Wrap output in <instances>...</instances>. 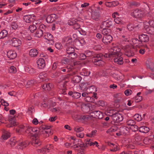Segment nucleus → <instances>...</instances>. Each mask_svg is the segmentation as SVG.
I'll return each mask as SVG.
<instances>
[{
	"mask_svg": "<svg viewBox=\"0 0 154 154\" xmlns=\"http://www.w3.org/2000/svg\"><path fill=\"white\" fill-rule=\"evenodd\" d=\"M66 47V52L68 54L72 53L75 51V49L72 45H70V46H67Z\"/></svg>",
	"mask_w": 154,
	"mask_h": 154,
	"instance_id": "bb28decb",
	"label": "nucleus"
},
{
	"mask_svg": "<svg viewBox=\"0 0 154 154\" xmlns=\"http://www.w3.org/2000/svg\"><path fill=\"white\" fill-rule=\"evenodd\" d=\"M68 57L70 59H74L76 57L77 54L74 52L72 53L68 54Z\"/></svg>",
	"mask_w": 154,
	"mask_h": 154,
	"instance_id": "a19ab883",
	"label": "nucleus"
},
{
	"mask_svg": "<svg viewBox=\"0 0 154 154\" xmlns=\"http://www.w3.org/2000/svg\"><path fill=\"white\" fill-rule=\"evenodd\" d=\"M132 42L134 46L140 48L143 46V44L141 42L136 38H134L132 40Z\"/></svg>",
	"mask_w": 154,
	"mask_h": 154,
	"instance_id": "6ab92c4d",
	"label": "nucleus"
},
{
	"mask_svg": "<svg viewBox=\"0 0 154 154\" xmlns=\"http://www.w3.org/2000/svg\"><path fill=\"white\" fill-rule=\"evenodd\" d=\"M55 47L56 48L60 50L62 48V46L61 43L60 42H57L55 44Z\"/></svg>",
	"mask_w": 154,
	"mask_h": 154,
	"instance_id": "603ef678",
	"label": "nucleus"
},
{
	"mask_svg": "<svg viewBox=\"0 0 154 154\" xmlns=\"http://www.w3.org/2000/svg\"><path fill=\"white\" fill-rule=\"evenodd\" d=\"M59 63L57 62H55L52 65V68L53 69H55L58 66Z\"/></svg>",
	"mask_w": 154,
	"mask_h": 154,
	"instance_id": "338daca9",
	"label": "nucleus"
},
{
	"mask_svg": "<svg viewBox=\"0 0 154 154\" xmlns=\"http://www.w3.org/2000/svg\"><path fill=\"white\" fill-rule=\"evenodd\" d=\"M10 122L11 124L8 126L9 127H12L13 126H14L16 125V122H15V120L14 119H11Z\"/></svg>",
	"mask_w": 154,
	"mask_h": 154,
	"instance_id": "052dcab7",
	"label": "nucleus"
},
{
	"mask_svg": "<svg viewBox=\"0 0 154 154\" xmlns=\"http://www.w3.org/2000/svg\"><path fill=\"white\" fill-rule=\"evenodd\" d=\"M139 131L140 132L146 133L149 131V128L146 126H143L139 128Z\"/></svg>",
	"mask_w": 154,
	"mask_h": 154,
	"instance_id": "c85d7f7f",
	"label": "nucleus"
},
{
	"mask_svg": "<svg viewBox=\"0 0 154 154\" xmlns=\"http://www.w3.org/2000/svg\"><path fill=\"white\" fill-rule=\"evenodd\" d=\"M115 22L117 24H120L122 23V20L121 18L117 17L114 19V20Z\"/></svg>",
	"mask_w": 154,
	"mask_h": 154,
	"instance_id": "864d4df0",
	"label": "nucleus"
},
{
	"mask_svg": "<svg viewBox=\"0 0 154 154\" xmlns=\"http://www.w3.org/2000/svg\"><path fill=\"white\" fill-rule=\"evenodd\" d=\"M111 116L112 119L117 123L122 121L123 119V117L122 115L118 112L112 114Z\"/></svg>",
	"mask_w": 154,
	"mask_h": 154,
	"instance_id": "6e6552de",
	"label": "nucleus"
},
{
	"mask_svg": "<svg viewBox=\"0 0 154 154\" xmlns=\"http://www.w3.org/2000/svg\"><path fill=\"white\" fill-rule=\"evenodd\" d=\"M44 129L41 131V129H40V134H43L46 137H48L50 135H51L53 134V131L51 129V126H45L44 128Z\"/></svg>",
	"mask_w": 154,
	"mask_h": 154,
	"instance_id": "39448f33",
	"label": "nucleus"
},
{
	"mask_svg": "<svg viewBox=\"0 0 154 154\" xmlns=\"http://www.w3.org/2000/svg\"><path fill=\"white\" fill-rule=\"evenodd\" d=\"M46 28L47 27L46 26L43 24H41L39 26V28H38V29H42L43 30H45Z\"/></svg>",
	"mask_w": 154,
	"mask_h": 154,
	"instance_id": "e2e57ef3",
	"label": "nucleus"
},
{
	"mask_svg": "<svg viewBox=\"0 0 154 154\" xmlns=\"http://www.w3.org/2000/svg\"><path fill=\"white\" fill-rule=\"evenodd\" d=\"M135 141L137 142L142 141V137L140 134H135L134 136Z\"/></svg>",
	"mask_w": 154,
	"mask_h": 154,
	"instance_id": "c9c22d12",
	"label": "nucleus"
},
{
	"mask_svg": "<svg viewBox=\"0 0 154 154\" xmlns=\"http://www.w3.org/2000/svg\"><path fill=\"white\" fill-rule=\"evenodd\" d=\"M119 130L121 134H125L128 132L129 128L127 126H124L121 127Z\"/></svg>",
	"mask_w": 154,
	"mask_h": 154,
	"instance_id": "b1692460",
	"label": "nucleus"
},
{
	"mask_svg": "<svg viewBox=\"0 0 154 154\" xmlns=\"http://www.w3.org/2000/svg\"><path fill=\"white\" fill-rule=\"evenodd\" d=\"M16 141L14 137L11 138L7 143V144L11 147L14 146L16 144Z\"/></svg>",
	"mask_w": 154,
	"mask_h": 154,
	"instance_id": "c756f323",
	"label": "nucleus"
},
{
	"mask_svg": "<svg viewBox=\"0 0 154 154\" xmlns=\"http://www.w3.org/2000/svg\"><path fill=\"white\" fill-rule=\"evenodd\" d=\"M85 54L87 57H91L94 56L92 61L94 64L98 66H102L104 63V62L101 60V54H97L95 56L94 52L92 51L87 50L85 51Z\"/></svg>",
	"mask_w": 154,
	"mask_h": 154,
	"instance_id": "f03ea898",
	"label": "nucleus"
},
{
	"mask_svg": "<svg viewBox=\"0 0 154 154\" xmlns=\"http://www.w3.org/2000/svg\"><path fill=\"white\" fill-rule=\"evenodd\" d=\"M148 33L152 35L154 34V27H149L146 29Z\"/></svg>",
	"mask_w": 154,
	"mask_h": 154,
	"instance_id": "4c0bfd02",
	"label": "nucleus"
},
{
	"mask_svg": "<svg viewBox=\"0 0 154 154\" xmlns=\"http://www.w3.org/2000/svg\"><path fill=\"white\" fill-rule=\"evenodd\" d=\"M37 66L39 69L43 68L45 66V63L44 59L40 58L37 61Z\"/></svg>",
	"mask_w": 154,
	"mask_h": 154,
	"instance_id": "dca6fc26",
	"label": "nucleus"
},
{
	"mask_svg": "<svg viewBox=\"0 0 154 154\" xmlns=\"http://www.w3.org/2000/svg\"><path fill=\"white\" fill-rule=\"evenodd\" d=\"M60 108L59 107H57L55 108H53L51 109V111L53 112H59L60 111Z\"/></svg>",
	"mask_w": 154,
	"mask_h": 154,
	"instance_id": "4d7b16f0",
	"label": "nucleus"
},
{
	"mask_svg": "<svg viewBox=\"0 0 154 154\" xmlns=\"http://www.w3.org/2000/svg\"><path fill=\"white\" fill-rule=\"evenodd\" d=\"M10 42L12 46L15 47H17L21 44V41L19 39L16 38H12L10 41Z\"/></svg>",
	"mask_w": 154,
	"mask_h": 154,
	"instance_id": "9d476101",
	"label": "nucleus"
},
{
	"mask_svg": "<svg viewBox=\"0 0 154 154\" xmlns=\"http://www.w3.org/2000/svg\"><path fill=\"white\" fill-rule=\"evenodd\" d=\"M97 91L96 88L94 86H89L86 89V92L88 94L94 93Z\"/></svg>",
	"mask_w": 154,
	"mask_h": 154,
	"instance_id": "393cba45",
	"label": "nucleus"
},
{
	"mask_svg": "<svg viewBox=\"0 0 154 154\" xmlns=\"http://www.w3.org/2000/svg\"><path fill=\"white\" fill-rule=\"evenodd\" d=\"M86 58L85 54L81 53L80 54L79 58L81 60H83L85 59Z\"/></svg>",
	"mask_w": 154,
	"mask_h": 154,
	"instance_id": "680f3d73",
	"label": "nucleus"
},
{
	"mask_svg": "<svg viewBox=\"0 0 154 154\" xmlns=\"http://www.w3.org/2000/svg\"><path fill=\"white\" fill-rule=\"evenodd\" d=\"M80 87L82 89L86 91L87 88H89V85L88 83L84 82L81 84Z\"/></svg>",
	"mask_w": 154,
	"mask_h": 154,
	"instance_id": "58836bf2",
	"label": "nucleus"
},
{
	"mask_svg": "<svg viewBox=\"0 0 154 154\" xmlns=\"http://www.w3.org/2000/svg\"><path fill=\"white\" fill-rule=\"evenodd\" d=\"M85 100L87 102H89L91 103H94L95 101L94 99L93 98L90 96H88L87 97L85 98Z\"/></svg>",
	"mask_w": 154,
	"mask_h": 154,
	"instance_id": "ea45409f",
	"label": "nucleus"
},
{
	"mask_svg": "<svg viewBox=\"0 0 154 154\" xmlns=\"http://www.w3.org/2000/svg\"><path fill=\"white\" fill-rule=\"evenodd\" d=\"M82 79V77L80 76L75 75L72 79V81L74 82L78 83Z\"/></svg>",
	"mask_w": 154,
	"mask_h": 154,
	"instance_id": "473e14b6",
	"label": "nucleus"
},
{
	"mask_svg": "<svg viewBox=\"0 0 154 154\" xmlns=\"http://www.w3.org/2000/svg\"><path fill=\"white\" fill-rule=\"evenodd\" d=\"M129 128L132 130L133 131L135 132L137 131L138 130V127L135 124L134 125H131V126L130 127H129Z\"/></svg>",
	"mask_w": 154,
	"mask_h": 154,
	"instance_id": "79ce46f5",
	"label": "nucleus"
},
{
	"mask_svg": "<svg viewBox=\"0 0 154 154\" xmlns=\"http://www.w3.org/2000/svg\"><path fill=\"white\" fill-rule=\"evenodd\" d=\"M37 28L35 25H31L29 26V29L31 32H33L36 30Z\"/></svg>",
	"mask_w": 154,
	"mask_h": 154,
	"instance_id": "8fccbe9b",
	"label": "nucleus"
},
{
	"mask_svg": "<svg viewBox=\"0 0 154 154\" xmlns=\"http://www.w3.org/2000/svg\"><path fill=\"white\" fill-rule=\"evenodd\" d=\"M68 25L73 26V28L75 29H77L80 28V25L77 22L76 20H68Z\"/></svg>",
	"mask_w": 154,
	"mask_h": 154,
	"instance_id": "9b49d317",
	"label": "nucleus"
},
{
	"mask_svg": "<svg viewBox=\"0 0 154 154\" xmlns=\"http://www.w3.org/2000/svg\"><path fill=\"white\" fill-rule=\"evenodd\" d=\"M125 54L128 57H131L134 55V52L131 51V48L129 46H127L125 50Z\"/></svg>",
	"mask_w": 154,
	"mask_h": 154,
	"instance_id": "a211bd4d",
	"label": "nucleus"
},
{
	"mask_svg": "<svg viewBox=\"0 0 154 154\" xmlns=\"http://www.w3.org/2000/svg\"><path fill=\"white\" fill-rule=\"evenodd\" d=\"M74 130L77 133H80V132L84 130V129L82 127H79V126H76L74 128Z\"/></svg>",
	"mask_w": 154,
	"mask_h": 154,
	"instance_id": "49530a36",
	"label": "nucleus"
},
{
	"mask_svg": "<svg viewBox=\"0 0 154 154\" xmlns=\"http://www.w3.org/2000/svg\"><path fill=\"white\" fill-rule=\"evenodd\" d=\"M44 34L43 30L38 29L35 33V35L37 37L40 38L43 36Z\"/></svg>",
	"mask_w": 154,
	"mask_h": 154,
	"instance_id": "7c9ffc66",
	"label": "nucleus"
},
{
	"mask_svg": "<svg viewBox=\"0 0 154 154\" xmlns=\"http://www.w3.org/2000/svg\"><path fill=\"white\" fill-rule=\"evenodd\" d=\"M126 123L127 126L129 128L131 126L134 125L135 124V122L133 120H129Z\"/></svg>",
	"mask_w": 154,
	"mask_h": 154,
	"instance_id": "c03bdc74",
	"label": "nucleus"
},
{
	"mask_svg": "<svg viewBox=\"0 0 154 154\" xmlns=\"http://www.w3.org/2000/svg\"><path fill=\"white\" fill-rule=\"evenodd\" d=\"M9 71L11 73H14L16 72V68L14 66H11L9 69Z\"/></svg>",
	"mask_w": 154,
	"mask_h": 154,
	"instance_id": "09e8293b",
	"label": "nucleus"
},
{
	"mask_svg": "<svg viewBox=\"0 0 154 154\" xmlns=\"http://www.w3.org/2000/svg\"><path fill=\"white\" fill-rule=\"evenodd\" d=\"M38 54V51L35 48L31 49L29 52V55L31 57H35Z\"/></svg>",
	"mask_w": 154,
	"mask_h": 154,
	"instance_id": "5701e85b",
	"label": "nucleus"
},
{
	"mask_svg": "<svg viewBox=\"0 0 154 154\" xmlns=\"http://www.w3.org/2000/svg\"><path fill=\"white\" fill-rule=\"evenodd\" d=\"M93 115V118H95L99 119H102L103 118V113L100 111H95L92 112Z\"/></svg>",
	"mask_w": 154,
	"mask_h": 154,
	"instance_id": "f3484780",
	"label": "nucleus"
},
{
	"mask_svg": "<svg viewBox=\"0 0 154 154\" xmlns=\"http://www.w3.org/2000/svg\"><path fill=\"white\" fill-rule=\"evenodd\" d=\"M76 136L80 138H83L84 136V134L83 133H78L76 134Z\"/></svg>",
	"mask_w": 154,
	"mask_h": 154,
	"instance_id": "774afa93",
	"label": "nucleus"
},
{
	"mask_svg": "<svg viewBox=\"0 0 154 154\" xmlns=\"http://www.w3.org/2000/svg\"><path fill=\"white\" fill-rule=\"evenodd\" d=\"M112 37L110 35H105L103 38L102 41L105 44H107L110 43L112 41Z\"/></svg>",
	"mask_w": 154,
	"mask_h": 154,
	"instance_id": "4468645a",
	"label": "nucleus"
},
{
	"mask_svg": "<svg viewBox=\"0 0 154 154\" xmlns=\"http://www.w3.org/2000/svg\"><path fill=\"white\" fill-rule=\"evenodd\" d=\"M38 136H36L34 137L35 138L33 139V143L35 145L39 146L41 145L42 142L40 139L38 138Z\"/></svg>",
	"mask_w": 154,
	"mask_h": 154,
	"instance_id": "72a5a7b5",
	"label": "nucleus"
},
{
	"mask_svg": "<svg viewBox=\"0 0 154 154\" xmlns=\"http://www.w3.org/2000/svg\"><path fill=\"white\" fill-rule=\"evenodd\" d=\"M132 92V91L130 89H127L126 90L125 92L124 93L126 96H128L131 94Z\"/></svg>",
	"mask_w": 154,
	"mask_h": 154,
	"instance_id": "bf43d9fd",
	"label": "nucleus"
},
{
	"mask_svg": "<svg viewBox=\"0 0 154 154\" xmlns=\"http://www.w3.org/2000/svg\"><path fill=\"white\" fill-rule=\"evenodd\" d=\"M134 118L135 120L138 121H140L142 120L141 116L138 114H137L134 115Z\"/></svg>",
	"mask_w": 154,
	"mask_h": 154,
	"instance_id": "de8ad7c7",
	"label": "nucleus"
},
{
	"mask_svg": "<svg viewBox=\"0 0 154 154\" xmlns=\"http://www.w3.org/2000/svg\"><path fill=\"white\" fill-rule=\"evenodd\" d=\"M93 115L78 116L77 119L82 122H87L92 119Z\"/></svg>",
	"mask_w": 154,
	"mask_h": 154,
	"instance_id": "1a4fd4ad",
	"label": "nucleus"
},
{
	"mask_svg": "<svg viewBox=\"0 0 154 154\" xmlns=\"http://www.w3.org/2000/svg\"><path fill=\"white\" fill-rule=\"evenodd\" d=\"M56 15L55 14H52L48 16L46 18V21L48 23L53 22L55 20Z\"/></svg>",
	"mask_w": 154,
	"mask_h": 154,
	"instance_id": "412c9836",
	"label": "nucleus"
},
{
	"mask_svg": "<svg viewBox=\"0 0 154 154\" xmlns=\"http://www.w3.org/2000/svg\"><path fill=\"white\" fill-rule=\"evenodd\" d=\"M81 144H80V147L78 150L77 154H84L85 152V148L84 147H81Z\"/></svg>",
	"mask_w": 154,
	"mask_h": 154,
	"instance_id": "37998d69",
	"label": "nucleus"
},
{
	"mask_svg": "<svg viewBox=\"0 0 154 154\" xmlns=\"http://www.w3.org/2000/svg\"><path fill=\"white\" fill-rule=\"evenodd\" d=\"M43 38L46 40V42L53 45L54 43V37L53 35L49 32H44Z\"/></svg>",
	"mask_w": 154,
	"mask_h": 154,
	"instance_id": "423d86ee",
	"label": "nucleus"
},
{
	"mask_svg": "<svg viewBox=\"0 0 154 154\" xmlns=\"http://www.w3.org/2000/svg\"><path fill=\"white\" fill-rule=\"evenodd\" d=\"M100 14L98 12H94L92 14V19L95 20H98L100 17Z\"/></svg>",
	"mask_w": 154,
	"mask_h": 154,
	"instance_id": "a878e982",
	"label": "nucleus"
},
{
	"mask_svg": "<svg viewBox=\"0 0 154 154\" xmlns=\"http://www.w3.org/2000/svg\"><path fill=\"white\" fill-rule=\"evenodd\" d=\"M81 96V93L76 92H73L72 97L74 99H78Z\"/></svg>",
	"mask_w": 154,
	"mask_h": 154,
	"instance_id": "a18cd8bd",
	"label": "nucleus"
},
{
	"mask_svg": "<svg viewBox=\"0 0 154 154\" xmlns=\"http://www.w3.org/2000/svg\"><path fill=\"white\" fill-rule=\"evenodd\" d=\"M146 65L147 68L152 71H153L154 69V60L153 59H149L146 62Z\"/></svg>",
	"mask_w": 154,
	"mask_h": 154,
	"instance_id": "ddd939ff",
	"label": "nucleus"
},
{
	"mask_svg": "<svg viewBox=\"0 0 154 154\" xmlns=\"http://www.w3.org/2000/svg\"><path fill=\"white\" fill-rule=\"evenodd\" d=\"M111 33V30L107 28H104L103 29L102 33L105 35H110Z\"/></svg>",
	"mask_w": 154,
	"mask_h": 154,
	"instance_id": "e433bc0d",
	"label": "nucleus"
},
{
	"mask_svg": "<svg viewBox=\"0 0 154 154\" xmlns=\"http://www.w3.org/2000/svg\"><path fill=\"white\" fill-rule=\"evenodd\" d=\"M23 20L26 23H30L32 21L31 15H25L23 17Z\"/></svg>",
	"mask_w": 154,
	"mask_h": 154,
	"instance_id": "f704fd0d",
	"label": "nucleus"
},
{
	"mask_svg": "<svg viewBox=\"0 0 154 154\" xmlns=\"http://www.w3.org/2000/svg\"><path fill=\"white\" fill-rule=\"evenodd\" d=\"M97 104L100 106H105V103L103 100H99L97 102Z\"/></svg>",
	"mask_w": 154,
	"mask_h": 154,
	"instance_id": "69168bd1",
	"label": "nucleus"
},
{
	"mask_svg": "<svg viewBox=\"0 0 154 154\" xmlns=\"http://www.w3.org/2000/svg\"><path fill=\"white\" fill-rule=\"evenodd\" d=\"M120 51V49L117 47H115L112 48L110 50L109 53L108 54H106L104 55V57H106L112 58L118 55L119 53H122Z\"/></svg>",
	"mask_w": 154,
	"mask_h": 154,
	"instance_id": "20e7f679",
	"label": "nucleus"
},
{
	"mask_svg": "<svg viewBox=\"0 0 154 154\" xmlns=\"http://www.w3.org/2000/svg\"><path fill=\"white\" fill-rule=\"evenodd\" d=\"M91 142L90 140H87L85 144H81V147H84L85 148L86 146H88L90 145V143Z\"/></svg>",
	"mask_w": 154,
	"mask_h": 154,
	"instance_id": "5fc2aeb1",
	"label": "nucleus"
},
{
	"mask_svg": "<svg viewBox=\"0 0 154 154\" xmlns=\"http://www.w3.org/2000/svg\"><path fill=\"white\" fill-rule=\"evenodd\" d=\"M108 145L110 147V151L111 152H116L120 150L119 147L116 144L108 142Z\"/></svg>",
	"mask_w": 154,
	"mask_h": 154,
	"instance_id": "f8f14e48",
	"label": "nucleus"
},
{
	"mask_svg": "<svg viewBox=\"0 0 154 154\" xmlns=\"http://www.w3.org/2000/svg\"><path fill=\"white\" fill-rule=\"evenodd\" d=\"M122 55V53H119L118 54V55L113 57L112 58H113L114 61L116 64L122 65L124 63Z\"/></svg>",
	"mask_w": 154,
	"mask_h": 154,
	"instance_id": "0eeeda50",
	"label": "nucleus"
},
{
	"mask_svg": "<svg viewBox=\"0 0 154 154\" xmlns=\"http://www.w3.org/2000/svg\"><path fill=\"white\" fill-rule=\"evenodd\" d=\"M11 26L12 28L14 29H16L18 27V25L15 22H12L11 24Z\"/></svg>",
	"mask_w": 154,
	"mask_h": 154,
	"instance_id": "3c124183",
	"label": "nucleus"
},
{
	"mask_svg": "<svg viewBox=\"0 0 154 154\" xmlns=\"http://www.w3.org/2000/svg\"><path fill=\"white\" fill-rule=\"evenodd\" d=\"M10 136V133L8 131H5L2 135V138L3 140H6Z\"/></svg>",
	"mask_w": 154,
	"mask_h": 154,
	"instance_id": "cd10ccee",
	"label": "nucleus"
},
{
	"mask_svg": "<svg viewBox=\"0 0 154 154\" xmlns=\"http://www.w3.org/2000/svg\"><path fill=\"white\" fill-rule=\"evenodd\" d=\"M148 14V12L144 10L137 9L131 13V15L134 17L139 18L147 16Z\"/></svg>",
	"mask_w": 154,
	"mask_h": 154,
	"instance_id": "7ed1b4c3",
	"label": "nucleus"
},
{
	"mask_svg": "<svg viewBox=\"0 0 154 154\" xmlns=\"http://www.w3.org/2000/svg\"><path fill=\"white\" fill-rule=\"evenodd\" d=\"M139 39L142 43V42H147L149 40V37L146 34H142L139 35Z\"/></svg>",
	"mask_w": 154,
	"mask_h": 154,
	"instance_id": "2eb2a0df",
	"label": "nucleus"
},
{
	"mask_svg": "<svg viewBox=\"0 0 154 154\" xmlns=\"http://www.w3.org/2000/svg\"><path fill=\"white\" fill-rule=\"evenodd\" d=\"M135 100L136 102H140L142 100V97L140 96H136L135 97Z\"/></svg>",
	"mask_w": 154,
	"mask_h": 154,
	"instance_id": "13d9d810",
	"label": "nucleus"
},
{
	"mask_svg": "<svg viewBox=\"0 0 154 154\" xmlns=\"http://www.w3.org/2000/svg\"><path fill=\"white\" fill-rule=\"evenodd\" d=\"M7 56L10 60H13L16 57L17 54L15 51L10 50L7 52Z\"/></svg>",
	"mask_w": 154,
	"mask_h": 154,
	"instance_id": "aec40b11",
	"label": "nucleus"
},
{
	"mask_svg": "<svg viewBox=\"0 0 154 154\" xmlns=\"http://www.w3.org/2000/svg\"><path fill=\"white\" fill-rule=\"evenodd\" d=\"M106 26L107 27H110L112 26V23L111 21H108L105 22Z\"/></svg>",
	"mask_w": 154,
	"mask_h": 154,
	"instance_id": "6e6d98bb",
	"label": "nucleus"
},
{
	"mask_svg": "<svg viewBox=\"0 0 154 154\" xmlns=\"http://www.w3.org/2000/svg\"><path fill=\"white\" fill-rule=\"evenodd\" d=\"M8 32L6 30H3L0 32V39H3L7 36Z\"/></svg>",
	"mask_w": 154,
	"mask_h": 154,
	"instance_id": "2f4dec72",
	"label": "nucleus"
},
{
	"mask_svg": "<svg viewBox=\"0 0 154 154\" xmlns=\"http://www.w3.org/2000/svg\"><path fill=\"white\" fill-rule=\"evenodd\" d=\"M28 144L29 143L27 141L20 142L18 143L17 147L18 149H23V148H25Z\"/></svg>",
	"mask_w": 154,
	"mask_h": 154,
	"instance_id": "4be33fe9",
	"label": "nucleus"
},
{
	"mask_svg": "<svg viewBox=\"0 0 154 154\" xmlns=\"http://www.w3.org/2000/svg\"><path fill=\"white\" fill-rule=\"evenodd\" d=\"M17 132L20 134H26L29 136H38L40 130L35 128H32L28 125H20L17 128Z\"/></svg>",
	"mask_w": 154,
	"mask_h": 154,
	"instance_id": "f257e3e1",
	"label": "nucleus"
},
{
	"mask_svg": "<svg viewBox=\"0 0 154 154\" xmlns=\"http://www.w3.org/2000/svg\"><path fill=\"white\" fill-rule=\"evenodd\" d=\"M72 39H69L66 43V47L70 46V45H72Z\"/></svg>",
	"mask_w": 154,
	"mask_h": 154,
	"instance_id": "0e129e2a",
	"label": "nucleus"
}]
</instances>
